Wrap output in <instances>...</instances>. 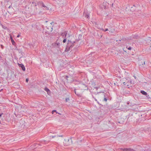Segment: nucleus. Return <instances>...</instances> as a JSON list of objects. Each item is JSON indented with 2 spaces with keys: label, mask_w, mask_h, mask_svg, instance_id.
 Segmentation results:
<instances>
[{
  "label": "nucleus",
  "mask_w": 151,
  "mask_h": 151,
  "mask_svg": "<svg viewBox=\"0 0 151 151\" xmlns=\"http://www.w3.org/2000/svg\"><path fill=\"white\" fill-rule=\"evenodd\" d=\"M75 42V41H72L70 40H68L66 48L65 51L68 52L71 50L72 48L74 46V44Z\"/></svg>",
  "instance_id": "nucleus-1"
},
{
  "label": "nucleus",
  "mask_w": 151,
  "mask_h": 151,
  "mask_svg": "<svg viewBox=\"0 0 151 151\" xmlns=\"http://www.w3.org/2000/svg\"><path fill=\"white\" fill-rule=\"evenodd\" d=\"M40 5L42 11H40V12H45L49 10V8L46 6L43 3L41 4Z\"/></svg>",
  "instance_id": "nucleus-2"
},
{
  "label": "nucleus",
  "mask_w": 151,
  "mask_h": 151,
  "mask_svg": "<svg viewBox=\"0 0 151 151\" xmlns=\"http://www.w3.org/2000/svg\"><path fill=\"white\" fill-rule=\"evenodd\" d=\"M46 27H47L48 30V32H51L52 30V27L51 26Z\"/></svg>",
  "instance_id": "nucleus-3"
},
{
  "label": "nucleus",
  "mask_w": 151,
  "mask_h": 151,
  "mask_svg": "<svg viewBox=\"0 0 151 151\" xmlns=\"http://www.w3.org/2000/svg\"><path fill=\"white\" fill-rule=\"evenodd\" d=\"M124 151H135V150L133 149L130 148H125L123 150Z\"/></svg>",
  "instance_id": "nucleus-4"
},
{
  "label": "nucleus",
  "mask_w": 151,
  "mask_h": 151,
  "mask_svg": "<svg viewBox=\"0 0 151 151\" xmlns=\"http://www.w3.org/2000/svg\"><path fill=\"white\" fill-rule=\"evenodd\" d=\"M19 67H21L23 71H25V68L24 65L22 64H19Z\"/></svg>",
  "instance_id": "nucleus-5"
},
{
  "label": "nucleus",
  "mask_w": 151,
  "mask_h": 151,
  "mask_svg": "<svg viewBox=\"0 0 151 151\" xmlns=\"http://www.w3.org/2000/svg\"><path fill=\"white\" fill-rule=\"evenodd\" d=\"M67 34V32H64L62 33L61 35L62 36V37L64 38H66Z\"/></svg>",
  "instance_id": "nucleus-6"
},
{
  "label": "nucleus",
  "mask_w": 151,
  "mask_h": 151,
  "mask_svg": "<svg viewBox=\"0 0 151 151\" xmlns=\"http://www.w3.org/2000/svg\"><path fill=\"white\" fill-rule=\"evenodd\" d=\"M60 43L59 42H56V43H55L54 44V45L55 46H57L58 47H59L60 46Z\"/></svg>",
  "instance_id": "nucleus-7"
},
{
  "label": "nucleus",
  "mask_w": 151,
  "mask_h": 151,
  "mask_svg": "<svg viewBox=\"0 0 151 151\" xmlns=\"http://www.w3.org/2000/svg\"><path fill=\"white\" fill-rule=\"evenodd\" d=\"M108 97L107 96V95H104V101H107V100L108 99Z\"/></svg>",
  "instance_id": "nucleus-8"
},
{
  "label": "nucleus",
  "mask_w": 151,
  "mask_h": 151,
  "mask_svg": "<svg viewBox=\"0 0 151 151\" xmlns=\"http://www.w3.org/2000/svg\"><path fill=\"white\" fill-rule=\"evenodd\" d=\"M140 93L145 96L147 95V93L144 91H141Z\"/></svg>",
  "instance_id": "nucleus-9"
},
{
  "label": "nucleus",
  "mask_w": 151,
  "mask_h": 151,
  "mask_svg": "<svg viewBox=\"0 0 151 151\" xmlns=\"http://www.w3.org/2000/svg\"><path fill=\"white\" fill-rule=\"evenodd\" d=\"M127 104L128 106H132L133 105V104H132L131 103H130V102H128Z\"/></svg>",
  "instance_id": "nucleus-10"
},
{
  "label": "nucleus",
  "mask_w": 151,
  "mask_h": 151,
  "mask_svg": "<svg viewBox=\"0 0 151 151\" xmlns=\"http://www.w3.org/2000/svg\"><path fill=\"white\" fill-rule=\"evenodd\" d=\"M133 38H137L138 37V36L137 35H135L133 36Z\"/></svg>",
  "instance_id": "nucleus-11"
},
{
  "label": "nucleus",
  "mask_w": 151,
  "mask_h": 151,
  "mask_svg": "<svg viewBox=\"0 0 151 151\" xmlns=\"http://www.w3.org/2000/svg\"><path fill=\"white\" fill-rule=\"evenodd\" d=\"M32 5L33 6L35 7L36 6V3L35 2L32 1Z\"/></svg>",
  "instance_id": "nucleus-12"
},
{
  "label": "nucleus",
  "mask_w": 151,
  "mask_h": 151,
  "mask_svg": "<svg viewBox=\"0 0 151 151\" xmlns=\"http://www.w3.org/2000/svg\"><path fill=\"white\" fill-rule=\"evenodd\" d=\"M44 90L47 92H48L50 91V90L47 87L45 88L44 89Z\"/></svg>",
  "instance_id": "nucleus-13"
},
{
  "label": "nucleus",
  "mask_w": 151,
  "mask_h": 151,
  "mask_svg": "<svg viewBox=\"0 0 151 151\" xmlns=\"http://www.w3.org/2000/svg\"><path fill=\"white\" fill-rule=\"evenodd\" d=\"M70 100L69 98H67L65 99V101L67 102H68Z\"/></svg>",
  "instance_id": "nucleus-14"
},
{
  "label": "nucleus",
  "mask_w": 151,
  "mask_h": 151,
  "mask_svg": "<svg viewBox=\"0 0 151 151\" xmlns=\"http://www.w3.org/2000/svg\"><path fill=\"white\" fill-rule=\"evenodd\" d=\"M76 89H75V90H74V92L75 93V94L77 95H78V96H79L80 95L79 94H78V93H77L76 91Z\"/></svg>",
  "instance_id": "nucleus-15"
},
{
  "label": "nucleus",
  "mask_w": 151,
  "mask_h": 151,
  "mask_svg": "<svg viewBox=\"0 0 151 151\" xmlns=\"http://www.w3.org/2000/svg\"><path fill=\"white\" fill-rule=\"evenodd\" d=\"M66 40V38H64V39L63 40V42L65 43V42Z\"/></svg>",
  "instance_id": "nucleus-16"
},
{
  "label": "nucleus",
  "mask_w": 151,
  "mask_h": 151,
  "mask_svg": "<svg viewBox=\"0 0 151 151\" xmlns=\"http://www.w3.org/2000/svg\"><path fill=\"white\" fill-rule=\"evenodd\" d=\"M127 82H124L123 83L124 85H127V86H128V85L127 84Z\"/></svg>",
  "instance_id": "nucleus-17"
},
{
  "label": "nucleus",
  "mask_w": 151,
  "mask_h": 151,
  "mask_svg": "<svg viewBox=\"0 0 151 151\" xmlns=\"http://www.w3.org/2000/svg\"><path fill=\"white\" fill-rule=\"evenodd\" d=\"M11 40L13 44V43H14V41L12 37H11Z\"/></svg>",
  "instance_id": "nucleus-18"
},
{
  "label": "nucleus",
  "mask_w": 151,
  "mask_h": 151,
  "mask_svg": "<svg viewBox=\"0 0 151 151\" xmlns=\"http://www.w3.org/2000/svg\"><path fill=\"white\" fill-rule=\"evenodd\" d=\"M146 96V97L147 98V99H149V98H150V97L149 96V95H148V94H147V96Z\"/></svg>",
  "instance_id": "nucleus-19"
},
{
  "label": "nucleus",
  "mask_w": 151,
  "mask_h": 151,
  "mask_svg": "<svg viewBox=\"0 0 151 151\" xmlns=\"http://www.w3.org/2000/svg\"><path fill=\"white\" fill-rule=\"evenodd\" d=\"M57 111L56 110H53L52 112V114H53V113L54 112H56Z\"/></svg>",
  "instance_id": "nucleus-20"
},
{
  "label": "nucleus",
  "mask_w": 151,
  "mask_h": 151,
  "mask_svg": "<svg viewBox=\"0 0 151 151\" xmlns=\"http://www.w3.org/2000/svg\"><path fill=\"white\" fill-rule=\"evenodd\" d=\"M26 82H28V81H29V79H28V78H26Z\"/></svg>",
  "instance_id": "nucleus-21"
},
{
  "label": "nucleus",
  "mask_w": 151,
  "mask_h": 151,
  "mask_svg": "<svg viewBox=\"0 0 151 151\" xmlns=\"http://www.w3.org/2000/svg\"><path fill=\"white\" fill-rule=\"evenodd\" d=\"M131 49H132V48L130 47H129L128 48V49L129 50H131Z\"/></svg>",
  "instance_id": "nucleus-22"
},
{
  "label": "nucleus",
  "mask_w": 151,
  "mask_h": 151,
  "mask_svg": "<svg viewBox=\"0 0 151 151\" xmlns=\"http://www.w3.org/2000/svg\"><path fill=\"white\" fill-rule=\"evenodd\" d=\"M145 65V61H144L143 63H142V65Z\"/></svg>",
  "instance_id": "nucleus-23"
},
{
  "label": "nucleus",
  "mask_w": 151,
  "mask_h": 151,
  "mask_svg": "<svg viewBox=\"0 0 151 151\" xmlns=\"http://www.w3.org/2000/svg\"><path fill=\"white\" fill-rule=\"evenodd\" d=\"M108 29L107 28V29H106L104 30V32H106V31H108Z\"/></svg>",
  "instance_id": "nucleus-24"
},
{
  "label": "nucleus",
  "mask_w": 151,
  "mask_h": 151,
  "mask_svg": "<svg viewBox=\"0 0 151 151\" xmlns=\"http://www.w3.org/2000/svg\"><path fill=\"white\" fill-rule=\"evenodd\" d=\"M37 12V11H35V12L34 14H36Z\"/></svg>",
  "instance_id": "nucleus-25"
},
{
  "label": "nucleus",
  "mask_w": 151,
  "mask_h": 151,
  "mask_svg": "<svg viewBox=\"0 0 151 151\" xmlns=\"http://www.w3.org/2000/svg\"><path fill=\"white\" fill-rule=\"evenodd\" d=\"M54 22H52L50 23V25H52V24Z\"/></svg>",
  "instance_id": "nucleus-26"
},
{
  "label": "nucleus",
  "mask_w": 151,
  "mask_h": 151,
  "mask_svg": "<svg viewBox=\"0 0 151 151\" xmlns=\"http://www.w3.org/2000/svg\"><path fill=\"white\" fill-rule=\"evenodd\" d=\"M47 142H46L45 141H44V143H45V144H46V143H47Z\"/></svg>",
  "instance_id": "nucleus-27"
},
{
  "label": "nucleus",
  "mask_w": 151,
  "mask_h": 151,
  "mask_svg": "<svg viewBox=\"0 0 151 151\" xmlns=\"http://www.w3.org/2000/svg\"><path fill=\"white\" fill-rule=\"evenodd\" d=\"M19 37V34H18V35H17V37Z\"/></svg>",
  "instance_id": "nucleus-28"
},
{
  "label": "nucleus",
  "mask_w": 151,
  "mask_h": 151,
  "mask_svg": "<svg viewBox=\"0 0 151 151\" xmlns=\"http://www.w3.org/2000/svg\"><path fill=\"white\" fill-rule=\"evenodd\" d=\"M3 114V113H2V114H0V117Z\"/></svg>",
  "instance_id": "nucleus-29"
},
{
  "label": "nucleus",
  "mask_w": 151,
  "mask_h": 151,
  "mask_svg": "<svg viewBox=\"0 0 151 151\" xmlns=\"http://www.w3.org/2000/svg\"><path fill=\"white\" fill-rule=\"evenodd\" d=\"M11 7V6H10L9 7V8L10 9V8Z\"/></svg>",
  "instance_id": "nucleus-30"
},
{
  "label": "nucleus",
  "mask_w": 151,
  "mask_h": 151,
  "mask_svg": "<svg viewBox=\"0 0 151 151\" xmlns=\"http://www.w3.org/2000/svg\"><path fill=\"white\" fill-rule=\"evenodd\" d=\"M27 1H28L29 2V3H31V2H29V0H27Z\"/></svg>",
  "instance_id": "nucleus-31"
},
{
  "label": "nucleus",
  "mask_w": 151,
  "mask_h": 151,
  "mask_svg": "<svg viewBox=\"0 0 151 151\" xmlns=\"http://www.w3.org/2000/svg\"><path fill=\"white\" fill-rule=\"evenodd\" d=\"M59 137H62L63 136H61V135H60V136H59Z\"/></svg>",
  "instance_id": "nucleus-32"
},
{
  "label": "nucleus",
  "mask_w": 151,
  "mask_h": 151,
  "mask_svg": "<svg viewBox=\"0 0 151 151\" xmlns=\"http://www.w3.org/2000/svg\"><path fill=\"white\" fill-rule=\"evenodd\" d=\"M22 121V119L20 120V121Z\"/></svg>",
  "instance_id": "nucleus-33"
},
{
  "label": "nucleus",
  "mask_w": 151,
  "mask_h": 151,
  "mask_svg": "<svg viewBox=\"0 0 151 151\" xmlns=\"http://www.w3.org/2000/svg\"><path fill=\"white\" fill-rule=\"evenodd\" d=\"M17 64H18V65L19 66V63H18Z\"/></svg>",
  "instance_id": "nucleus-34"
},
{
  "label": "nucleus",
  "mask_w": 151,
  "mask_h": 151,
  "mask_svg": "<svg viewBox=\"0 0 151 151\" xmlns=\"http://www.w3.org/2000/svg\"><path fill=\"white\" fill-rule=\"evenodd\" d=\"M134 78H136V76H135Z\"/></svg>",
  "instance_id": "nucleus-35"
},
{
  "label": "nucleus",
  "mask_w": 151,
  "mask_h": 151,
  "mask_svg": "<svg viewBox=\"0 0 151 151\" xmlns=\"http://www.w3.org/2000/svg\"><path fill=\"white\" fill-rule=\"evenodd\" d=\"M134 78H136V76H135Z\"/></svg>",
  "instance_id": "nucleus-36"
},
{
  "label": "nucleus",
  "mask_w": 151,
  "mask_h": 151,
  "mask_svg": "<svg viewBox=\"0 0 151 151\" xmlns=\"http://www.w3.org/2000/svg\"><path fill=\"white\" fill-rule=\"evenodd\" d=\"M134 78H136V76H135Z\"/></svg>",
  "instance_id": "nucleus-37"
},
{
  "label": "nucleus",
  "mask_w": 151,
  "mask_h": 151,
  "mask_svg": "<svg viewBox=\"0 0 151 151\" xmlns=\"http://www.w3.org/2000/svg\"><path fill=\"white\" fill-rule=\"evenodd\" d=\"M113 3L112 4V5H113Z\"/></svg>",
  "instance_id": "nucleus-38"
}]
</instances>
